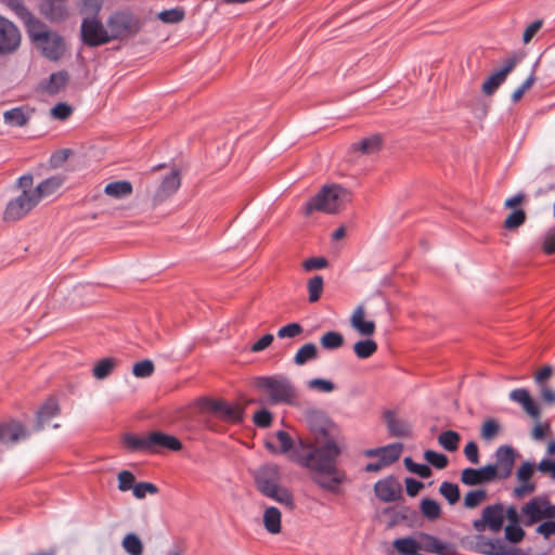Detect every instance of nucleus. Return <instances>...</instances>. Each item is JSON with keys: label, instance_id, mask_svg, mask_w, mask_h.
Here are the masks:
<instances>
[{"label": "nucleus", "instance_id": "f257e3e1", "mask_svg": "<svg viewBox=\"0 0 555 555\" xmlns=\"http://www.w3.org/2000/svg\"><path fill=\"white\" fill-rule=\"evenodd\" d=\"M341 453L340 447L334 439L326 440L321 446L298 439V448L291 453V460L312 472L311 480L321 489L331 493L339 492V485L347 480L344 470L337 468V459Z\"/></svg>", "mask_w": 555, "mask_h": 555}, {"label": "nucleus", "instance_id": "f03ea898", "mask_svg": "<svg viewBox=\"0 0 555 555\" xmlns=\"http://www.w3.org/2000/svg\"><path fill=\"white\" fill-rule=\"evenodd\" d=\"M351 193L338 184L324 185L302 207V214L310 216L314 211L336 214L345 202L350 201Z\"/></svg>", "mask_w": 555, "mask_h": 555}, {"label": "nucleus", "instance_id": "7ed1b4c3", "mask_svg": "<svg viewBox=\"0 0 555 555\" xmlns=\"http://www.w3.org/2000/svg\"><path fill=\"white\" fill-rule=\"evenodd\" d=\"M254 386L269 396V402L276 404H294L296 388L292 380L284 375L258 376Z\"/></svg>", "mask_w": 555, "mask_h": 555}, {"label": "nucleus", "instance_id": "20e7f679", "mask_svg": "<svg viewBox=\"0 0 555 555\" xmlns=\"http://www.w3.org/2000/svg\"><path fill=\"white\" fill-rule=\"evenodd\" d=\"M112 40L135 36L142 28L141 21L129 10L114 12L107 20Z\"/></svg>", "mask_w": 555, "mask_h": 555}, {"label": "nucleus", "instance_id": "39448f33", "mask_svg": "<svg viewBox=\"0 0 555 555\" xmlns=\"http://www.w3.org/2000/svg\"><path fill=\"white\" fill-rule=\"evenodd\" d=\"M27 27L30 37L35 41L42 42V54L47 59L57 61L63 56L65 47L64 40L60 35L43 30L44 26L40 28L38 26L27 25Z\"/></svg>", "mask_w": 555, "mask_h": 555}, {"label": "nucleus", "instance_id": "423d86ee", "mask_svg": "<svg viewBox=\"0 0 555 555\" xmlns=\"http://www.w3.org/2000/svg\"><path fill=\"white\" fill-rule=\"evenodd\" d=\"M202 406L227 423L241 424L244 421V406L237 404L233 405L224 400L211 398L203 399Z\"/></svg>", "mask_w": 555, "mask_h": 555}, {"label": "nucleus", "instance_id": "0eeeda50", "mask_svg": "<svg viewBox=\"0 0 555 555\" xmlns=\"http://www.w3.org/2000/svg\"><path fill=\"white\" fill-rule=\"evenodd\" d=\"M80 35L82 42L90 48H96L112 41L109 29L106 30L96 17L83 18Z\"/></svg>", "mask_w": 555, "mask_h": 555}, {"label": "nucleus", "instance_id": "6e6552de", "mask_svg": "<svg viewBox=\"0 0 555 555\" xmlns=\"http://www.w3.org/2000/svg\"><path fill=\"white\" fill-rule=\"evenodd\" d=\"M38 204L31 190H23L22 193L11 199L4 209L3 218L5 221H16L25 217Z\"/></svg>", "mask_w": 555, "mask_h": 555}, {"label": "nucleus", "instance_id": "1a4fd4ad", "mask_svg": "<svg viewBox=\"0 0 555 555\" xmlns=\"http://www.w3.org/2000/svg\"><path fill=\"white\" fill-rule=\"evenodd\" d=\"M504 504L495 503L483 507L481 518L473 521V527L478 532H483L489 529L493 532H499L504 526Z\"/></svg>", "mask_w": 555, "mask_h": 555}, {"label": "nucleus", "instance_id": "9d476101", "mask_svg": "<svg viewBox=\"0 0 555 555\" xmlns=\"http://www.w3.org/2000/svg\"><path fill=\"white\" fill-rule=\"evenodd\" d=\"M305 418L310 431L314 435L318 442L333 439L331 428L335 426L333 421L322 410L309 409L305 412Z\"/></svg>", "mask_w": 555, "mask_h": 555}, {"label": "nucleus", "instance_id": "9b49d317", "mask_svg": "<svg viewBox=\"0 0 555 555\" xmlns=\"http://www.w3.org/2000/svg\"><path fill=\"white\" fill-rule=\"evenodd\" d=\"M494 456L495 463H489L488 465L494 467L495 479H507L514 469L517 456L516 450L509 444H503L495 450Z\"/></svg>", "mask_w": 555, "mask_h": 555}, {"label": "nucleus", "instance_id": "f8f14e48", "mask_svg": "<svg viewBox=\"0 0 555 555\" xmlns=\"http://www.w3.org/2000/svg\"><path fill=\"white\" fill-rule=\"evenodd\" d=\"M21 46V33L16 25L0 15V56L14 53Z\"/></svg>", "mask_w": 555, "mask_h": 555}, {"label": "nucleus", "instance_id": "ddd939ff", "mask_svg": "<svg viewBox=\"0 0 555 555\" xmlns=\"http://www.w3.org/2000/svg\"><path fill=\"white\" fill-rule=\"evenodd\" d=\"M257 490L267 495L269 491L274 489L281 479L280 468L276 464H266L260 466L254 476Z\"/></svg>", "mask_w": 555, "mask_h": 555}, {"label": "nucleus", "instance_id": "4468645a", "mask_svg": "<svg viewBox=\"0 0 555 555\" xmlns=\"http://www.w3.org/2000/svg\"><path fill=\"white\" fill-rule=\"evenodd\" d=\"M374 493L382 502H396L402 499V487L393 475H389L374 485Z\"/></svg>", "mask_w": 555, "mask_h": 555}, {"label": "nucleus", "instance_id": "2eb2a0df", "mask_svg": "<svg viewBox=\"0 0 555 555\" xmlns=\"http://www.w3.org/2000/svg\"><path fill=\"white\" fill-rule=\"evenodd\" d=\"M518 59L513 55L505 60L503 66L493 72L482 83L481 91L487 96L492 95L499 87L506 80L508 74L515 68Z\"/></svg>", "mask_w": 555, "mask_h": 555}, {"label": "nucleus", "instance_id": "dca6fc26", "mask_svg": "<svg viewBox=\"0 0 555 555\" xmlns=\"http://www.w3.org/2000/svg\"><path fill=\"white\" fill-rule=\"evenodd\" d=\"M494 474V467L487 464L478 468L466 467L461 473V482L469 487L487 485L496 480Z\"/></svg>", "mask_w": 555, "mask_h": 555}, {"label": "nucleus", "instance_id": "f3484780", "mask_svg": "<svg viewBox=\"0 0 555 555\" xmlns=\"http://www.w3.org/2000/svg\"><path fill=\"white\" fill-rule=\"evenodd\" d=\"M151 454L162 453L163 451L178 452L183 448L179 438L162 430L150 433Z\"/></svg>", "mask_w": 555, "mask_h": 555}, {"label": "nucleus", "instance_id": "a211bd4d", "mask_svg": "<svg viewBox=\"0 0 555 555\" xmlns=\"http://www.w3.org/2000/svg\"><path fill=\"white\" fill-rule=\"evenodd\" d=\"M38 9L50 23H61L68 17L67 0H39Z\"/></svg>", "mask_w": 555, "mask_h": 555}, {"label": "nucleus", "instance_id": "6ab92c4d", "mask_svg": "<svg viewBox=\"0 0 555 555\" xmlns=\"http://www.w3.org/2000/svg\"><path fill=\"white\" fill-rule=\"evenodd\" d=\"M416 540L423 547V551L427 553H434L437 555H455L456 553L454 544L444 542L430 533L418 532Z\"/></svg>", "mask_w": 555, "mask_h": 555}, {"label": "nucleus", "instance_id": "aec40b11", "mask_svg": "<svg viewBox=\"0 0 555 555\" xmlns=\"http://www.w3.org/2000/svg\"><path fill=\"white\" fill-rule=\"evenodd\" d=\"M547 503V496H534L521 507L524 516L522 524L530 527L541 520H544L543 504Z\"/></svg>", "mask_w": 555, "mask_h": 555}, {"label": "nucleus", "instance_id": "412c9836", "mask_svg": "<svg viewBox=\"0 0 555 555\" xmlns=\"http://www.w3.org/2000/svg\"><path fill=\"white\" fill-rule=\"evenodd\" d=\"M180 184L181 180L178 170H173L167 176H165V178L160 182L157 191L153 196V204L157 205L166 201L169 196H171L178 191Z\"/></svg>", "mask_w": 555, "mask_h": 555}, {"label": "nucleus", "instance_id": "4be33fe9", "mask_svg": "<svg viewBox=\"0 0 555 555\" xmlns=\"http://www.w3.org/2000/svg\"><path fill=\"white\" fill-rule=\"evenodd\" d=\"M383 420L387 426L390 437H411L412 431L410 424L404 420L397 418L396 412L393 410H385L383 412Z\"/></svg>", "mask_w": 555, "mask_h": 555}, {"label": "nucleus", "instance_id": "5701e85b", "mask_svg": "<svg viewBox=\"0 0 555 555\" xmlns=\"http://www.w3.org/2000/svg\"><path fill=\"white\" fill-rule=\"evenodd\" d=\"M28 436V430L20 422L10 421L0 424V442L2 444H13Z\"/></svg>", "mask_w": 555, "mask_h": 555}, {"label": "nucleus", "instance_id": "b1692460", "mask_svg": "<svg viewBox=\"0 0 555 555\" xmlns=\"http://www.w3.org/2000/svg\"><path fill=\"white\" fill-rule=\"evenodd\" d=\"M509 399L521 405L524 411L533 418H539L541 410L538 403L531 397L527 388H516L509 392Z\"/></svg>", "mask_w": 555, "mask_h": 555}, {"label": "nucleus", "instance_id": "393cba45", "mask_svg": "<svg viewBox=\"0 0 555 555\" xmlns=\"http://www.w3.org/2000/svg\"><path fill=\"white\" fill-rule=\"evenodd\" d=\"M60 412L61 409L56 399L49 398L48 400H46L37 411L34 430H42L44 428V425L48 424L54 416H57Z\"/></svg>", "mask_w": 555, "mask_h": 555}, {"label": "nucleus", "instance_id": "a878e982", "mask_svg": "<svg viewBox=\"0 0 555 555\" xmlns=\"http://www.w3.org/2000/svg\"><path fill=\"white\" fill-rule=\"evenodd\" d=\"M120 442L130 453L142 452L151 454L150 433L146 436L126 433L121 436Z\"/></svg>", "mask_w": 555, "mask_h": 555}, {"label": "nucleus", "instance_id": "bb28decb", "mask_svg": "<svg viewBox=\"0 0 555 555\" xmlns=\"http://www.w3.org/2000/svg\"><path fill=\"white\" fill-rule=\"evenodd\" d=\"M63 183L64 178L62 176H53L41 181L31 192L39 203L41 198L55 193Z\"/></svg>", "mask_w": 555, "mask_h": 555}, {"label": "nucleus", "instance_id": "cd10ccee", "mask_svg": "<svg viewBox=\"0 0 555 555\" xmlns=\"http://www.w3.org/2000/svg\"><path fill=\"white\" fill-rule=\"evenodd\" d=\"M69 81V75L66 70L52 73L44 82L41 83V91L54 95L66 87Z\"/></svg>", "mask_w": 555, "mask_h": 555}, {"label": "nucleus", "instance_id": "c85d7f7f", "mask_svg": "<svg viewBox=\"0 0 555 555\" xmlns=\"http://www.w3.org/2000/svg\"><path fill=\"white\" fill-rule=\"evenodd\" d=\"M350 323L351 326L363 336H372L376 330L374 321L364 319V310L361 306L358 307L351 315Z\"/></svg>", "mask_w": 555, "mask_h": 555}, {"label": "nucleus", "instance_id": "c756f323", "mask_svg": "<svg viewBox=\"0 0 555 555\" xmlns=\"http://www.w3.org/2000/svg\"><path fill=\"white\" fill-rule=\"evenodd\" d=\"M2 3L8 5L14 13L27 25L43 27V23L36 18L31 12L25 7L23 0H0Z\"/></svg>", "mask_w": 555, "mask_h": 555}, {"label": "nucleus", "instance_id": "7c9ffc66", "mask_svg": "<svg viewBox=\"0 0 555 555\" xmlns=\"http://www.w3.org/2000/svg\"><path fill=\"white\" fill-rule=\"evenodd\" d=\"M30 118L28 108L25 106L13 107L3 113L4 122L14 127H24Z\"/></svg>", "mask_w": 555, "mask_h": 555}, {"label": "nucleus", "instance_id": "2f4dec72", "mask_svg": "<svg viewBox=\"0 0 555 555\" xmlns=\"http://www.w3.org/2000/svg\"><path fill=\"white\" fill-rule=\"evenodd\" d=\"M281 512L275 506L267 507L263 513V526L271 534H278L282 530Z\"/></svg>", "mask_w": 555, "mask_h": 555}, {"label": "nucleus", "instance_id": "473e14b6", "mask_svg": "<svg viewBox=\"0 0 555 555\" xmlns=\"http://www.w3.org/2000/svg\"><path fill=\"white\" fill-rule=\"evenodd\" d=\"M383 143L384 141L382 134L376 133L369 138L362 139L361 141L354 143L352 146L356 151L369 155L380 151Z\"/></svg>", "mask_w": 555, "mask_h": 555}, {"label": "nucleus", "instance_id": "72a5a7b5", "mask_svg": "<svg viewBox=\"0 0 555 555\" xmlns=\"http://www.w3.org/2000/svg\"><path fill=\"white\" fill-rule=\"evenodd\" d=\"M418 518V513L416 509L411 508L410 506H402L400 509L395 511L388 521V528H392L398 526L401 522H410L413 524Z\"/></svg>", "mask_w": 555, "mask_h": 555}, {"label": "nucleus", "instance_id": "f704fd0d", "mask_svg": "<svg viewBox=\"0 0 555 555\" xmlns=\"http://www.w3.org/2000/svg\"><path fill=\"white\" fill-rule=\"evenodd\" d=\"M132 184L130 181L120 180L109 182L104 188V193L115 198H122L132 193Z\"/></svg>", "mask_w": 555, "mask_h": 555}, {"label": "nucleus", "instance_id": "c9c22d12", "mask_svg": "<svg viewBox=\"0 0 555 555\" xmlns=\"http://www.w3.org/2000/svg\"><path fill=\"white\" fill-rule=\"evenodd\" d=\"M420 511L426 519L434 521L441 516V505L431 498H423L420 502Z\"/></svg>", "mask_w": 555, "mask_h": 555}, {"label": "nucleus", "instance_id": "e433bc0d", "mask_svg": "<svg viewBox=\"0 0 555 555\" xmlns=\"http://www.w3.org/2000/svg\"><path fill=\"white\" fill-rule=\"evenodd\" d=\"M319 351L313 343L302 345L294 356V363L298 366L305 365L308 361L318 358Z\"/></svg>", "mask_w": 555, "mask_h": 555}, {"label": "nucleus", "instance_id": "4c0bfd02", "mask_svg": "<svg viewBox=\"0 0 555 555\" xmlns=\"http://www.w3.org/2000/svg\"><path fill=\"white\" fill-rule=\"evenodd\" d=\"M344 335L336 331H328L320 337V345L325 350H335L344 346Z\"/></svg>", "mask_w": 555, "mask_h": 555}, {"label": "nucleus", "instance_id": "58836bf2", "mask_svg": "<svg viewBox=\"0 0 555 555\" xmlns=\"http://www.w3.org/2000/svg\"><path fill=\"white\" fill-rule=\"evenodd\" d=\"M461 435L455 430L442 431L438 437L439 444L448 452H455L459 449Z\"/></svg>", "mask_w": 555, "mask_h": 555}, {"label": "nucleus", "instance_id": "ea45409f", "mask_svg": "<svg viewBox=\"0 0 555 555\" xmlns=\"http://www.w3.org/2000/svg\"><path fill=\"white\" fill-rule=\"evenodd\" d=\"M377 343L371 338L358 340L353 345V352L359 359H367L377 351Z\"/></svg>", "mask_w": 555, "mask_h": 555}, {"label": "nucleus", "instance_id": "a19ab883", "mask_svg": "<svg viewBox=\"0 0 555 555\" xmlns=\"http://www.w3.org/2000/svg\"><path fill=\"white\" fill-rule=\"evenodd\" d=\"M502 430L500 422L494 417H488L480 427V437L486 441L494 439Z\"/></svg>", "mask_w": 555, "mask_h": 555}, {"label": "nucleus", "instance_id": "79ce46f5", "mask_svg": "<svg viewBox=\"0 0 555 555\" xmlns=\"http://www.w3.org/2000/svg\"><path fill=\"white\" fill-rule=\"evenodd\" d=\"M266 496L270 498L281 504H284L289 508H293L295 506L294 496H293L292 492L287 488L282 487L280 485H278L271 491H269Z\"/></svg>", "mask_w": 555, "mask_h": 555}, {"label": "nucleus", "instance_id": "37998d69", "mask_svg": "<svg viewBox=\"0 0 555 555\" xmlns=\"http://www.w3.org/2000/svg\"><path fill=\"white\" fill-rule=\"evenodd\" d=\"M117 362L114 358H103L93 366L92 373L96 379H105L111 375Z\"/></svg>", "mask_w": 555, "mask_h": 555}, {"label": "nucleus", "instance_id": "c03bdc74", "mask_svg": "<svg viewBox=\"0 0 555 555\" xmlns=\"http://www.w3.org/2000/svg\"><path fill=\"white\" fill-rule=\"evenodd\" d=\"M121 545H122L124 550L129 555H142L143 554L142 541L139 538V535L133 532L127 533L124 537Z\"/></svg>", "mask_w": 555, "mask_h": 555}, {"label": "nucleus", "instance_id": "a18cd8bd", "mask_svg": "<svg viewBox=\"0 0 555 555\" xmlns=\"http://www.w3.org/2000/svg\"><path fill=\"white\" fill-rule=\"evenodd\" d=\"M439 492L450 505L456 504L461 499L459 486L450 481H443L439 487Z\"/></svg>", "mask_w": 555, "mask_h": 555}, {"label": "nucleus", "instance_id": "49530a36", "mask_svg": "<svg viewBox=\"0 0 555 555\" xmlns=\"http://www.w3.org/2000/svg\"><path fill=\"white\" fill-rule=\"evenodd\" d=\"M380 456L384 459L383 462H386L388 465L397 462L401 455L403 450V444L401 442H393L384 447H380Z\"/></svg>", "mask_w": 555, "mask_h": 555}, {"label": "nucleus", "instance_id": "de8ad7c7", "mask_svg": "<svg viewBox=\"0 0 555 555\" xmlns=\"http://www.w3.org/2000/svg\"><path fill=\"white\" fill-rule=\"evenodd\" d=\"M404 467L412 474L417 475L421 478H429L433 475V470L428 464H421L413 461L412 457L408 456L403 460Z\"/></svg>", "mask_w": 555, "mask_h": 555}, {"label": "nucleus", "instance_id": "09e8293b", "mask_svg": "<svg viewBox=\"0 0 555 555\" xmlns=\"http://www.w3.org/2000/svg\"><path fill=\"white\" fill-rule=\"evenodd\" d=\"M525 537L526 531L520 524H507L504 528V540L512 544L520 543Z\"/></svg>", "mask_w": 555, "mask_h": 555}, {"label": "nucleus", "instance_id": "8fccbe9b", "mask_svg": "<svg viewBox=\"0 0 555 555\" xmlns=\"http://www.w3.org/2000/svg\"><path fill=\"white\" fill-rule=\"evenodd\" d=\"M309 301L317 302L323 293L324 280L321 275H314L308 281Z\"/></svg>", "mask_w": 555, "mask_h": 555}, {"label": "nucleus", "instance_id": "3c124183", "mask_svg": "<svg viewBox=\"0 0 555 555\" xmlns=\"http://www.w3.org/2000/svg\"><path fill=\"white\" fill-rule=\"evenodd\" d=\"M488 496L487 490L485 489H475L468 491L464 496V506L466 508H475L480 505Z\"/></svg>", "mask_w": 555, "mask_h": 555}, {"label": "nucleus", "instance_id": "603ef678", "mask_svg": "<svg viewBox=\"0 0 555 555\" xmlns=\"http://www.w3.org/2000/svg\"><path fill=\"white\" fill-rule=\"evenodd\" d=\"M424 459L427 463L437 469H443L449 464V459L446 454L437 452L435 450H426L424 452Z\"/></svg>", "mask_w": 555, "mask_h": 555}, {"label": "nucleus", "instance_id": "864d4df0", "mask_svg": "<svg viewBox=\"0 0 555 555\" xmlns=\"http://www.w3.org/2000/svg\"><path fill=\"white\" fill-rule=\"evenodd\" d=\"M526 221V212L521 208L514 209L504 220L506 230H515L522 225Z\"/></svg>", "mask_w": 555, "mask_h": 555}, {"label": "nucleus", "instance_id": "5fc2aeb1", "mask_svg": "<svg viewBox=\"0 0 555 555\" xmlns=\"http://www.w3.org/2000/svg\"><path fill=\"white\" fill-rule=\"evenodd\" d=\"M155 371V365L152 360L144 359L135 362L132 366V374L138 378L150 377Z\"/></svg>", "mask_w": 555, "mask_h": 555}, {"label": "nucleus", "instance_id": "6e6d98bb", "mask_svg": "<svg viewBox=\"0 0 555 555\" xmlns=\"http://www.w3.org/2000/svg\"><path fill=\"white\" fill-rule=\"evenodd\" d=\"M185 11L182 8L164 10L158 14V18L166 24H176L183 21Z\"/></svg>", "mask_w": 555, "mask_h": 555}, {"label": "nucleus", "instance_id": "4d7b16f0", "mask_svg": "<svg viewBox=\"0 0 555 555\" xmlns=\"http://www.w3.org/2000/svg\"><path fill=\"white\" fill-rule=\"evenodd\" d=\"M117 480H118V486H117L118 490L121 492H126L129 490L133 491V489L137 485L135 476L133 475V473L130 470H126V469L118 473Z\"/></svg>", "mask_w": 555, "mask_h": 555}, {"label": "nucleus", "instance_id": "13d9d810", "mask_svg": "<svg viewBox=\"0 0 555 555\" xmlns=\"http://www.w3.org/2000/svg\"><path fill=\"white\" fill-rule=\"evenodd\" d=\"M159 492V489L156 485L149 482V481H140L137 482L134 489H133V496L138 500H142L146 496V494H157Z\"/></svg>", "mask_w": 555, "mask_h": 555}, {"label": "nucleus", "instance_id": "bf43d9fd", "mask_svg": "<svg viewBox=\"0 0 555 555\" xmlns=\"http://www.w3.org/2000/svg\"><path fill=\"white\" fill-rule=\"evenodd\" d=\"M273 421V414L268 409L262 408L255 412L253 416L254 424L259 428H268Z\"/></svg>", "mask_w": 555, "mask_h": 555}, {"label": "nucleus", "instance_id": "052dcab7", "mask_svg": "<svg viewBox=\"0 0 555 555\" xmlns=\"http://www.w3.org/2000/svg\"><path fill=\"white\" fill-rule=\"evenodd\" d=\"M103 0H81V13L87 17H96L101 11Z\"/></svg>", "mask_w": 555, "mask_h": 555}, {"label": "nucleus", "instance_id": "680f3d73", "mask_svg": "<svg viewBox=\"0 0 555 555\" xmlns=\"http://www.w3.org/2000/svg\"><path fill=\"white\" fill-rule=\"evenodd\" d=\"M302 332H304V327L299 323L292 322V323H288V324L280 327V330L278 331V337L279 338H294V337L300 335Z\"/></svg>", "mask_w": 555, "mask_h": 555}, {"label": "nucleus", "instance_id": "e2e57ef3", "mask_svg": "<svg viewBox=\"0 0 555 555\" xmlns=\"http://www.w3.org/2000/svg\"><path fill=\"white\" fill-rule=\"evenodd\" d=\"M276 439L280 441V453H288L294 450V440L291 435L285 430H278L275 434Z\"/></svg>", "mask_w": 555, "mask_h": 555}, {"label": "nucleus", "instance_id": "0e129e2a", "mask_svg": "<svg viewBox=\"0 0 555 555\" xmlns=\"http://www.w3.org/2000/svg\"><path fill=\"white\" fill-rule=\"evenodd\" d=\"M537 466L531 462H524L516 470V478L519 482H531L530 479L533 476Z\"/></svg>", "mask_w": 555, "mask_h": 555}, {"label": "nucleus", "instance_id": "69168bd1", "mask_svg": "<svg viewBox=\"0 0 555 555\" xmlns=\"http://www.w3.org/2000/svg\"><path fill=\"white\" fill-rule=\"evenodd\" d=\"M72 113V106L65 102H60L51 108V116L59 120H66Z\"/></svg>", "mask_w": 555, "mask_h": 555}, {"label": "nucleus", "instance_id": "338daca9", "mask_svg": "<svg viewBox=\"0 0 555 555\" xmlns=\"http://www.w3.org/2000/svg\"><path fill=\"white\" fill-rule=\"evenodd\" d=\"M308 387L310 389H315L322 392H332L336 389L335 384L332 380L324 378H313L308 382Z\"/></svg>", "mask_w": 555, "mask_h": 555}, {"label": "nucleus", "instance_id": "774afa93", "mask_svg": "<svg viewBox=\"0 0 555 555\" xmlns=\"http://www.w3.org/2000/svg\"><path fill=\"white\" fill-rule=\"evenodd\" d=\"M534 82H535V76H534V73L532 72L528 76V78L512 93V96H511L512 102L517 103L522 98L525 92L533 86Z\"/></svg>", "mask_w": 555, "mask_h": 555}]
</instances>
